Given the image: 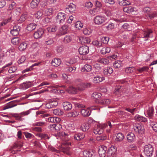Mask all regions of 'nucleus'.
<instances>
[{"instance_id": "obj_22", "label": "nucleus", "mask_w": 157, "mask_h": 157, "mask_svg": "<svg viewBox=\"0 0 157 157\" xmlns=\"http://www.w3.org/2000/svg\"><path fill=\"white\" fill-rule=\"evenodd\" d=\"M134 118L135 120L139 122H146L147 121V119L146 118L138 114L135 116Z\"/></svg>"}, {"instance_id": "obj_34", "label": "nucleus", "mask_w": 157, "mask_h": 157, "mask_svg": "<svg viewBox=\"0 0 157 157\" xmlns=\"http://www.w3.org/2000/svg\"><path fill=\"white\" fill-rule=\"evenodd\" d=\"M101 95L102 94L100 93L94 92L92 94L91 97L93 99H95L98 101V99L101 98Z\"/></svg>"}, {"instance_id": "obj_8", "label": "nucleus", "mask_w": 157, "mask_h": 157, "mask_svg": "<svg viewBox=\"0 0 157 157\" xmlns=\"http://www.w3.org/2000/svg\"><path fill=\"white\" fill-rule=\"evenodd\" d=\"M89 47L87 46H84L80 47L78 49L79 52L80 54L86 55L89 52Z\"/></svg>"}, {"instance_id": "obj_48", "label": "nucleus", "mask_w": 157, "mask_h": 157, "mask_svg": "<svg viewBox=\"0 0 157 157\" xmlns=\"http://www.w3.org/2000/svg\"><path fill=\"white\" fill-rule=\"evenodd\" d=\"M149 69V67L147 66H144L142 67L139 68L137 69V71L141 73L144 71H147Z\"/></svg>"}, {"instance_id": "obj_33", "label": "nucleus", "mask_w": 157, "mask_h": 157, "mask_svg": "<svg viewBox=\"0 0 157 157\" xmlns=\"http://www.w3.org/2000/svg\"><path fill=\"white\" fill-rule=\"evenodd\" d=\"M33 85L32 82L29 81H27L24 82L22 85L23 88L24 89H27L32 86Z\"/></svg>"}, {"instance_id": "obj_53", "label": "nucleus", "mask_w": 157, "mask_h": 157, "mask_svg": "<svg viewBox=\"0 0 157 157\" xmlns=\"http://www.w3.org/2000/svg\"><path fill=\"white\" fill-rule=\"evenodd\" d=\"M134 68L133 67H129L125 68V71L127 73H131L134 70Z\"/></svg>"}, {"instance_id": "obj_14", "label": "nucleus", "mask_w": 157, "mask_h": 157, "mask_svg": "<svg viewBox=\"0 0 157 157\" xmlns=\"http://www.w3.org/2000/svg\"><path fill=\"white\" fill-rule=\"evenodd\" d=\"M20 30V27L18 25L14 26L12 30L10 31L11 33L13 36L17 35Z\"/></svg>"}, {"instance_id": "obj_41", "label": "nucleus", "mask_w": 157, "mask_h": 157, "mask_svg": "<svg viewBox=\"0 0 157 157\" xmlns=\"http://www.w3.org/2000/svg\"><path fill=\"white\" fill-rule=\"evenodd\" d=\"M122 65V63L120 60L116 61L113 63V66L116 68H119Z\"/></svg>"}, {"instance_id": "obj_6", "label": "nucleus", "mask_w": 157, "mask_h": 157, "mask_svg": "<svg viewBox=\"0 0 157 157\" xmlns=\"http://www.w3.org/2000/svg\"><path fill=\"white\" fill-rule=\"evenodd\" d=\"M105 21V18L102 16H96L94 18V22L97 25H101L104 23Z\"/></svg>"}, {"instance_id": "obj_2", "label": "nucleus", "mask_w": 157, "mask_h": 157, "mask_svg": "<svg viewBox=\"0 0 157 157\" xmlns=\"http://www.w3.org/2000/svg\"><path fill=\"white\" fill-rule=\"evenodd\" d=\"M107 126V125L106 124H101L95 125L93 130V132L95 134H101L103 132L104 129Z\"/></svg>"}, {"instance_id": "obj_51", "label": "nucleus", "mask_w": 157, "mask_h": 157, "mask_svg": "<svg viewBox=\"0 0 157 157\" xmlns=\"http://www.w3.org/2000/svg\"><path fill=\"white\" fill-rule=\"evenodd\" d=\"M83 26V23L79 21H77L75 24V27L76 28L80 29L82 28Z\"/></svg>"}, {"instance_id": "obj_16", "label": "nucleus", "mask_w": 157, "mask_h": 157, "mask_svg": "<svg viewBox=\"0 0 157 157\" xmlns=\"http://www.w3.org/2000/svg\"><path fill=\"white\" fill-rule=\"evenodd\" d=\"M63 107L65 110L69 111L71 110L72 108V105L71 104L67 101L63 102Z\"/></svg>"}, {"instance_id": "obj_19", "label": "nucleus", "mask_w": 157, "mask_h": 157, "mask_svg": "<svg viewBox=\"0 0 157 157\" xmlns=\"http://www.w3.org/2000/svg\"><path fill=\"white\" fill-rule=\"evenodd\" d=\"M66 90L68 93L72 94H75L78 90H79L78 88H76L73 86H70L68 89H66Z\"/></svg>"}, {"instance_id": "obj_4", "label": "nucleus", "mask_w": 157, "mask_h": 157, "mask_svg": "<svg viewBox=\"0 0 157 157\" xmlns=\"http://www.w3.org/2000/svg\"><path fill=\"white\" fill-rule=\"evenodd\" d=\"M154 109L152 106H147L145 108L144 114L149 118H152Z\"/></svg>"}, {"instance_id": "obj_50", "label": "nucleus", "mask_w": 157, "mask_h": 157, "mask_svg": "<svg viewBox=\"0 0 157 157\" xmlns=\"http://www.w3.org/2000/svg\"><path fill=\"white\" fill-rule=\"evenodd\" d=\"M12 116L16 118V119L18 121H21L23 120L21 115L19 114L14 113L12 115Z\"/></svg>"}, {"instance_id": "obj_52", "label": "nucleus", "mask_w": 157, "mask_h": 157, "mask_svg": "<svg viewBox=\"0 0 157 157\" xmlns=\"http://www.w3.org/2000/svg\"><path fill=\"white\" fill-rule=\"evenodd\" d=\"M38 136L41 139H43L45 140L48 139L49 138L47 134L40 133L38 135Z\"/></svg>"}, {"instance_id": "obj_57", "label": "nucleus", "mask_w": 157, "mask_h": 157, "mask_svg": "<svg viewBox=\"0 0 157 157\" xmlns=\"http://www.w3.org/2000/svg\"><path fill=\"white\" fill-rule=\"evenodd\" d=\"M54 42V41L52 38H49L46 41L45 44L48 45H50L53 44Z\"/></svg>"}, {"instance_id": "obj_36", "label": "nucleus", "mask_w": 157, "mask_h": 157, "mask_svg": "<svg viewBox=\"0 0 157 157\" xmlns=\"http://www.w3.org/2000/svg\"><path fill=\"white\" fill-rule=\"evenodd\" d=\"M48 121L51 123L58 122L60 121L59 118L56 117H50L48 119Z\"/></svg>"}, {"instance_id": "obj_26", "label": "nucleus", "mask_w": 157, "mask_h": 157, "mask_svg": "<svg viewBox=\"0 0 157 157\" xmlns=\"http://www.w3.org/2000/svg\"><path fill=\"white\" fill-rule=\"evenodd\" d=\"M28 42L27 41L23 42L21 43L19 46V49L21 51H22L25 50L27 46Z\"/></svg>"}, {"instance_id": "obj_59", "label": "nucleus", "mask_w": 157, "mask_h": 157, "mask_svg": "<svg viewBox=\"0 0 157 157\" xmlns=\"http://www.w3.org/2000/svg\"><path fill=\"white\" fill-rule=\"evenodd\" d=\"M31 112L30 110L29 109L27 111L22 112L20 113V114L21 115L22 117L25 116H27Z\"/></svg>"}, {"instance_id": "obj_13", "label": "nucleus", "mask_w": 157, "mask_h": 157, "mask_svg": "<svg viewBox=\"0 0 157 157\" xmlns=\"http://www.w3.org/2000/svg\"><path fill=\"white\" fill-rule=\"evenodd\" d=\"M44 31L41 28H39L34 34V36L36 39L40 38L44 34Z\"/></svg>"}, {"instance_id": "obj_49", "label": "nucleus", "mask_w": 157, "mask_h": 157, "mask_svg": "<svg viewBox=\"0 0 157 157\" xmlns=\"http://www.w3.org/2000/svg\"><path fill=\"white\" fill-rule=\"evenodd\" d=\"M83 154L86 157H92L93 155L92 152L87 150L84 151Z\"/></svg>"}, {"instance_id": "obj_64", "label": "nucleus", "mask_w": 157, "mask_h": 157, "mask_svg": "<svg viewBox=\"0 0 157 157\" xmlns=\"http://www.w3.org/2000/svg\"><path fill=\"white\" fill-rule=\"evenodd\" d=\"M100 62L104 65H106L109 63V60L105 58H102L100 60Z\"/></svg>"}, {"instance_id": "obj_11", "label": "nucleus", "mask_w": 157, "mask_h": 157, "mask_svg": "<svg viewBox=\"0 0 157 157\" xmlns=\"http://www.w3.org/2000/svg\"><path fill=\"white\" fill-rule=\"evenodd\" d=\"M68 29V26L67 25H64L59 28L58 31V34L59 35H64L66 34Z\"/></svg>"}, {"instance_id": "obj_1", "label": "nucleus", "mask_w": 157, "mask_h": 157, "mask_svg": "<svg viewBox=\"0 0 157 157\" xmlns=\"http://www.w3.org/2000/svg\"><path fill=\"white\" fill-rule=\"evenodd\" d=\"M63 145H62L61 147H59L58 149L59 150L56 149L55 147L51 146H49L48 149L49 151L56 153H59V151H61L67 154L68 152L69 148L68 147H65L64 145L63 146Z\"/></svg>"}, {"instance_id": "obj_39", "label": "nucleus", "mask_w": 157, "mask_h": 157, "mask_svg": "<svg viewBox=\"0 0 157 157\" xmlns=\"http://www.w3.org/2000/svg\"><path fill=\"white\" fill-rule=\"evenodd\" d=\"M110 51V49L109 47H104L101 50L102 54H105L106 53H109Z\"/></svg>"}, {"instance_id": "obj_56", "label": "nucleus", "mask_w": 157, "mask_h": 157, "mask_svg": "<svg viewBox=\"0 0 157 157\" xmlns=\"http://www.w3.org/2000/svg\"><path fill=\"white\" fill-rule=\"evenodd\" d=\"M93 44L94 45L98 47H101L102 46V44L101 42L99 41L96 40L93 42Z\"/></svg>"}, {"instance_id": "obj_18", "label": "nucleus", "mask_w": 157, "mask_h": 157, "mask_svg": "<svg viewBox=\"0 0 157 157\" xmlns=\"http://www.w3.org/2000/svg\"><path fill=\"white\" fill-rule=\"evenodd\" d=\"M80 112L82 115L84 117L89 116L91 113V111L89 109H86L84 108L81 109Z\"/></svg>"}, {"instance_id": "obj_23", "label": "nucleus", "mask_w": 157, "mask_h": 157, "mask_svg": "<svg viewBox=\"0 0 157 157\" xmlns=\"http://www.w3.org/2000/svg\"><path fill=\"white\" fill-rule=\"evenodd\" d=\"M152 31L151 29H147L145 30L144 31L143 38H147V39L145 40L146 41L148 40V38L149 37L150 34L152 33Z\"/></svg>"}, {"instance_id": "obj_47", "label": "nucleus", "mask_w": 157, "mask_h": 157, "mask_svg": "<svg viewBox=\"0 0 157 157\" xmlns=\"http://www.w3.org/2000/svg\"><path fill=\"white\" fill-rule=\"evenodd\" d=\"M66 10H71L72 9H76V6L73 3H71L66 6Z\"/></svg>"}, {"instance_id": "obj_62", "label": "nucleus", "mask_w": 157, "mask_h": 157, "mask_svg": "<svg viewBox=\"0 0 157 157\" xmlns=\"http://www.w3.org/2000/svg\"><path fill=\"white\" fill-rule=\"evenodd\" d=\"M10 20V18H8L6 20H4L0 23L1 26H3L5 25L7 23L9 22Z\"/></svg>"}, {"instance_id": "obj_32", "label": "nucleus", "mask_w": 157, "mask_h": 157, "mask_svg": "<svg viewBox=\"0 0 157 157\" xmlns=\"http://www.w3.org/2000/svg\"><path fill=\"white\" fill-rule=\"evenodd\" d=\"M106 136L104 134L99 135L96 137V140L97 141L102 142L106 140Z\"/></svg>"}, {"instance_id": "obj_38", "label": "nucleus", "mask_w": 157, "mask_h": 157, "mask_svg": "<svg viewBox=\"0 0 157 157\" xmlns=\"http://www.w3.org/2000/svg\"><path fill=\"white\" fill-rule=\"evenodd\" d=\"M81 85L83 86V87H78V89L79 90H84L86 87H90L91 86V84L90 83H82L81 84Z\"/></svg>"}, {"instance_id": "obj_20", "label": "nucleus", "mask_w": 157, "mask_h": 157, "mask_svg": "<svg viewBox=\"0 0 157 157\" xmlns=\"http://www.w3.org/2000/svg\"><path fill=\"white\" fill-rule=\"evenodd\" d=\"M61 60L58 58H55L52 60L51 64L53 66L58 67L59 66L61 63Z\"/></svg>"}, {"instance_id": "obj_17", "label": "nucleus", "mask_w": 157, "mask_h": 157, "mask_svg": "<svg viewBox=\"0 0 157 157\" xmlns=\"http://www.w3.org/2000/svg\"><path fill=\"white\" fill-rule=\"evenodd\" d=\"M85 137V135L83 133H76L74 136V139L78 141L83 139Z\"/></svg>"}, {"instance_id": "obj_5", "label": "nucleus", "mask_w": 157, "mask_h": 157, "mask_svg": "<svg viewBox=\"0 0 157 157\" xmlns=\"http://www.w3.org/2000/svg\"><path fill=\"white\" fill-rule=\"evenodd\" d=\"M134 130L136 133L142 134L143 133L144 131V128L143 125L141 124H138L134 126L133 128Z\"/></svg>"}, {"instance_id": "obj_37", "label": "nucleus", "mask_w": 157, "mask_h": 157, "mask_svg": "<svg viewBox=\"0 0 157 157\" xmlns=\"http://www.w3.org/2000/svg\"><path fill=\"white\" fill-rule=\"evenodd\" d=\"M21 39L18 37H15L12 38L11 41L12 44L14 45H17L20 42Z\"/></svg>"}, {"instance_id": "obj_54", "label": "nucleus", "mask_w": 157, "mask_h": 157, "mask_svg": "<svg viewBox=\"0 0 157 157\" xmlns=\"http://www.w3.org/2000/svg\"><path fill=\"white\" fill-rule=\"evenodd\" d=\"M44 112L43 111H39L36 113V115L40 117H44L47 116V115L44 114Z\"/></svg>"}, {"instance_id": "obj_10", "label": "nucleus", "mask_w": 157, "mask_h": 157, "mask_svg": "<svg viewBox=\"0 0 157 157\" xmlns=\"http://www.w3.org/2000/svg\"><path fill=\"white\" fill-rule=\"evenodd\" d=\"M66 15L62 12L59 13L56 16L57 20L59 21L60 24H63L66 18Z\"/></svg>"}, {"instance_id": "obj_45", "label": "nucleus", "mask_w": 157, "mask_h": 157, "mask_svg": "<svg viewBox=\"0 0 157 157\" xmlns=\"http://www.w3.org/2000/svg\"><path fill=\"white\" fill-rule=\"evenodd\" d=\"M72 40L71 37L69 35H66L64 38L63 42L65 43L70 42Z\"/></svg>"}, {"instance_id": "obj_40", "label": "nucleus", "mask_w": 157, "mask_h": 157, "mask_svg": "<svg viewBox=\"0 0 157 157\" xmlns=\"http://www.w3.org/2000/svg\"><path fill=\"white\" fill-rule=\"evenodd\" d=\"M53 113L55 115L60 116L62 115L63 113V111L60 109H57L53 110Z\"/></svg>"}, {"instance_id": "obj_29", "label": "nucleus", "mask_w": 157, "mask_h": 157, "mask_svg": "<svg viewBox=\"0 0 157 157\" xmlns=\"http://www.w3.org/2000/svg\"><path fill=\"white\" fill-rule=\"evenodd\" d=\"M113 71L112 68L107 67L103 71V73L105 75H109L113 72Z\"/></svg>"}, {"instance_id": "obj_43", "label": "nucleus", "mask_w": 157, "mask_h": 157, "mask_svg": "<svg viewBox=\"0 0 157 157\" xmlns=\"http://www.w3.org/2000/svg\"><path fill=\"white\" fill-rule=\"evenodd\" d=\"M92 30L89 28H86L83 30V33L87 35H90L92 32Z\"/></svg>"}, {"instance_id": "obj_9", "label": "nucleus", "mask_w": 157, "mask_h": 157, "mask_svg": "<svg viewBox=\"0 0 157 157\" xmlns=\"http://www.w3.org/2000/svg\"><path fill=\"white\" fill-rule=\"evenodd\" d=\"M107 148L106 146H101L99 147L98 153L101 157H105L106 154Z\"/></svg>"}, {"instance_id": "obj_44", "label": "nucleus", "mask_w": 157, "mask_h": 157, "mask_svg": "<svg viewBox=\"0 0 157 157\" xmlns=\"http://www.w3.org/2000/svg\"><path fill=\"white\" fill-rule=\"evenodd\" d=\"M94 66L96 72H98L101 70V68L100 64L97 63H95Z\"/></svg>"}, {"instance_id": "obj_35", "label": "nucleus", "mask_w": 157, "mask_h": 157, "mask_svg": "<svg viewBox=\"0 0 157 157\" xmlns=\"http://www.w3.org/2000/svg\"><path fill=\"white\" fill-rule=\"evenodd\" d=\"M118 3L121 6H127L131 4V2L126 0H118Z\"/></svg>"}, {"instance_id": "obj_58", "label": "nucleus", "mask_w": 157, "mask_h": 157, "mask_svg": "<svg viewBox=\"0 0 157 157\" xmlns=\"http://www.w3.org/2000/svg\"><path fill=\"white\" fill-rule=\"evenodd\" d=\"M76 68L75 67H68L66 68V70L68 72H74L76 70Z\"/></svg>"}, {"instance_id": "obj_30", "label": "nucleus", "mask_w": 157, "mask_h": 157, "mask_svg": "<svg viewBox=\"0 0 157 157\" xmlns=\"http://www.w3.org/2000/svg\"><path fill=\"white\" fill-rule=\"evenodd\" d=\"M40 0H32L30 4V6L32 9H35L37 6Z\"/></svg>"}, {"instance_id": "obj_27", "label": "nucleus", "mask_w": 157, "mask_h": 157, "mask_svg": "<svg viewBox=\"0 0 157 157\" xmlns=\"http://www.w3.org/2000/svg\"><path fill=\"white\" fill-rule=\"evenodd\" d=\"M124 138V135L121 133H119L116 135L115 140L116 142H120Z\"/></svg>"}, {"instance_id": "obj_46", "label": "nucleus", "mask_w": 157, "mask_h": 157, "mask_svg": "<svg viewBox=\"0 0 157 157\" xmlns=\"http://www.w3.org/2000/svg\"><path fill=\"white\" fill-rule=\"evenodd\" d=\"M57 27L55 26H52L48 27L47 28L48 31L49 32H54L57 30Z\"/></svg>"}, {"instance_id": "obj_61", "label": "nucleus", "mask_w": 157, "mask_h": 157, "mask_svg": "<svg viewBox=\"0 0 157 157\" xmlns=\"http://www.w3.org/2000/svg\"><path fill=\"white\" fill-rule=\"evenodd\" d=\"M151 125L154 131L157 133V123L152 122L151 123Z\"/></svg>"}, {"instance_id": "obj_7", "label": "nucleus", "mask_w": 157, "mask_h": 157, "mask_svg": "<svg viewBox=\"0 0 157 157\" xmlns=\"http://www.w3.org/2000/svg\"><path fill=\"white\" fill-rule=\"evenodd\" d=\"M117 151L116 147L111 146L108 149L106 154L109 157H113L115 156Z\"/></svg>"}, {"instance_id": "obj_15", "label": "nucleus", "mask_w": 157, "mask_h": 157, "mask_svg": "<svg viewBox=\"0 0 157 157\" xmlns=\"http://www.w3.org/2000/svg\"><path fill=\"white\" fill-rule=\"evenodd\" d=\"M105 79V77L97 75L95 76L93 79V82L94 83H99Z\"/></svg>"}, {"instance_id": "obj_12", "label": "nucleus", "mask_w": 157, "mask_h": 157, "mask_svg": "<svg viewBox=\"0 0 157 157\" xmlns=\"http://www.w3.org/2000/svg\"><path fill=\"white\" fill-rule=\"evenodd\" d=\"M127 139L129 143H133L136 140V137L133 133L129 132L127 135Z\"/></svg>"}, {"instance_id": "obj_24", "label": "nucleus", "mask_w": 157, "mask_h": 157, "mask_svg": "<svg viewBox=\"0 0 157 157\" xmlns=\"http://www.w3.org/2000/svg\"><path fill=\"white\" fill-rule=\"evenodd\" d=\"M103 124H106L107 125V126L106 128V132L107 133H109L110 132L111 130L113 128V125L109 121H107L106 123H103Z\"/></svg>"}, {"instance_id": "obj_28", "label": "nucleus", "mask_w": 157, "mask_h": 157, "mask_svg": "<svg viewBox=\"0 0 157 157\" xmlns=\"http://www.w3.org/2000/svg\"><path fill=\"white\" fill-rule=\"evenodd\" d=\"M81 43L82 44H85L90 43V38L87 37H83L80 39Z\"/></svg>"}, {"instance_id": "obj_63", "label": "nucleus", "mask_w": 157, "mask_h": 157, "mask_svg": "<svg viewBox=\"0 0 157 157\" xmlns=\"http://www.w3.org/2000/svg\"><path fill=\"white\" fill-rule=\"evenodd\" d=\"M17 70V67H16L13 66L10 68L8 70V72L10 73H12L14 72Z\"/></svg>"}, {"instance_id": "obj_42", "label": "nucleus", "mask_w": 157, "mask_h": 157, "mask_svg": "<svg viewBox=\"0 0 157 157\" xmlns=\"http://www.w3.org/2000/svg\"><path fill=\"white\" fill-rule=\"evenodd\" d=\"M14 102L13 101H11L8 103L6 105L4 106V109H6L16 106V105L14 104Z\"/></svg>"}, {"instance_id": "obj_60", "label": "nucleus", "mask_w": 157, "mask_h": 157, "mask_svg": "<svg viewBox=\"0 0 157 157\" xmlns=\"http://www.w3.org/2000/svg\"><path fill=\"white\" fill-rule=\"evenodd\" d=\"M43 12L41 10H38L35 14V16L37 19H39L42 16Z\"/></svg>"}, {"instance_id": "obj_55", "label": "nucleus", "mask_w": 157, "mask_h": 157, "mask_svg": "<svg viewBox=\"0 0 157 157\" xmlns=\"http://www.w3.org/2000/svg\"><path fill=\"white\" fill-rule=\"evenodd\" d=\"M101 42L104 44H108L109 40V38L108 37H102L101 38Z\"/></svg>"}, {"instance_id": "obj_3", "label": "nucleus", "mask_w": 157, "mask_h": 157, "mask_svg": "<svg viewBox=\"0 0 157 157\" xmlns=\"http://www.w3.org/2000/svg\"><path fill=\"white\" fill-rule=\"evenodd\" d=\"M154 151V148L152 145L148 144L144 146V153L147 157L152 156Z\"/></svg>"}, {"instance_id": "obj_25", "label": "nucleus", "mask_w": 157, "mask_h": 157, "mask_svg": "<svg viewBox=\"0 0 157 157\" xmlns=\"http://www.w3.org/2000/svg\"><path fill=\"white\" fill-rule=\"evenodd\" d=\"M90 127V124L88 123L83 124L81 127V129L83 132H86L88 130Z\"/></svg>"}, {"instance_id": "obj_21", "label": "nucleus", "mask_w": 157, "mask_h": 157, "mask_svg": "<svg viewBox=\"0 0 157 157\" xmlns=\"http://www.w3.org/2000/svg\"><path fill=\"white\" fill-rule=\"evenodd\" d=\"M91 70L92 67L91 66L88 64H86L82 67L81 71L86 72H89L91 71Z\"/></svg>"}, {"instance_id": "obj_31", "label": "nucleus", "mask_w": 157, "mask_h": 157, "mask_svg": "<svg viewBox=\"0 0 157 157\" xmlns=\"http://www.w3.org/2000/svg\"><path fill=\"white\" fill-rule=\"evenodd\" d=\"M36 26V24L34 23H31L27 25V29L30 31H33L35 29Z\"/></svg>"}]
</instances>
